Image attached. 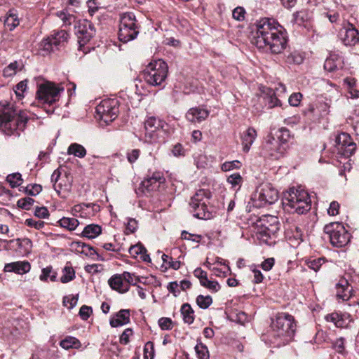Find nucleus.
Returning <instances> with one entry per match:
<instances>
[{"mask_svg":"<svg viewBox=\"0 0 359 359\" xmlns=\"http://www.w3.org/2000/svg\"><path fill=\"white\" fill-rule=\"evenodd\" d=\"M69 34L65 30L57 31L50 37H48L43 41V48L47 51H53L54 48L62 45L67 41Z\"/></svg>","mask_w":359,"mask_h":359,"instance_id":"18","label":"nucleus"},{"mask_svg":"<svg viewBox=\"0 0 359 359\" xmlns=\"http://www.w3.org/2000/svg\"><path fill=\"white\" fill-rule=\"evenodd\" d=\"M282 204L285 211L302 215L311 209V200L304 189L292 187L284 193Z\"/></svg>","mask_w":359,"mask_h":359,"instance_id":"4","label":"nucleus"},{"mask_svg":"<svg viewBox=\"0 0 359 359\" xmlns=\"http://www.w3.org/2000/svg\"><path fill=\"white\" fill-rule=\"evenodd\" d=\"M25 224L29 227H33L36 229H41L45 225V222L41 220H36L32 218L27 219Z\"/></svg>","mask_w":359,"mask_h":359,"instance_id":"54","label":"nucleus"},{"mask_svg":"<svg viewBox=\"0 0 359 359\" xmlns=\"http://www.w3.org/2000/svg\"><path fill=\"white\" fill-rule=\"evenodd\" d=\"M338 63V55H330L325 61L324 68L328 72H333L337 69Z\"/></svg>","mask_w":359,"mask_h":359,"instance_id":"37","label":"nucleus"},{"mask_svg":"<svg viewBox=\"0 0 359 359\" xmlns=\"http://www.w3.org/2000/svg\"><path fill=\"white\" fill-rule=\"evenodd\" d=\"M210 197L211 193L208 189H201L194 194L189 202L190 212L194 217L205 220L212 217V213L208 207Z\"/></svg>","mask_w":359,"mask_h":359,"instance_id":"5","label":"nucleus"},{"mask_svg":"<svg viewBox=\"0 0 359 359\" xmlns=\"http://www.w3.org/2000/svg\"><path fill=\"white\" fill-rule=\"evenodd\" d=\"M346 317H348V314L334 312L327 315L325 318L327 322L332 323L337 327H344L346 326Z\"/></svg>","mask_w":359,"mask_h":359,"instance_id":"28","label":"nucleus"},{"mask_svg":"<svg viewBox=\"0 0 359 359\" xmlns=\"http://www.w3.org/2000/svg\"><path fill=\"white\" fill-rule=\"evenodd\" d=\"M27 88V81L24 80L20 82H19L16 86L15 88V93L20 99H21L23 97V93L26 90Z\"/></svg>","mask_w":359,"mask_h":359,"instance_id":"60","label":"nucleus"},{"mask_svg":"<svg viewBox=\"0 0 359 359\" xmlns=\"http://www.w3.org/2000/svg\"><path fill=\"white\" fill-rule=\"evenodd\" d=\"M29 112L9 104L0 111V130L6 135H19L29 121Z\"/></svg>","mask_w":359,"mask_h":359,"instance_id":"3","label":"nucleus"},{"mask_svg":"<svg viewBox=\"0 0 359 359\" xmlns=\"http://www.w3.org/2000/svg\"><path fill=\"white\" fill-rule=\"evenodd\" d=\"M339 36L346 46H355L359 42L358 29L350 23L345 24L339 31Z\"/></svg>","mask_w":359,"mask_h":359,"instance_id":"17","label":"nucleus"},{"mask_svg":"<svg viewBox=\"0 0 359 359\" xmlns=\"http://www.w3.org/2000/svg\"><path fill=\"white\" fill-rule=\"evenodd\" d=\"M154 356V344L151 341L146 343L144 348V358L153 359Z\"/></svg>","mask_w":359,"mask_h":359,"instance_id":"51","label":"nucleus"},{"mask_svg":"<svg viewBox=\"0 0 359 359\" xmlns=\"http://www.w3.org/2000/svg\"><path fill=\"white\" fill-rule=\"evenodd\" d=\"M75 245H76L77 251L87 256H93L97 254L95 250L93 247L83 242L78 241L75 243Z\"/></svg>","mask_w":359,"mask_h":359,"instance_id":"38","label":"nucleus"},{"mask_svg":"<svg viewBox=\"0 0 359 359\" xmlns=\"http://www.w3.org/2000/svg\"><path fill=\"white\" fill-rule=\"evenodd\" d=\"M6 181L12 187H17L22 183L21 174L19 172L10 174L6 177Z\"/></svg>","mask_w":359,"mask_h":359,"instance_id":"45","label":"nucleus"},{"mask_svg":"<svg viewBox=\"0 0 359 359\" xmlns=\"http://www.w3.org/2000/svg\"><path fill=\"white\" fill-rule=\"evenodd\" d=\"M98 117L106 123L113 121L118 114V102L116 99H106L96 107Z\"/></svg>","mask_w":359,"mask_h":359,"instance_id":"13","label":"nucleus"},{"mask_svg":"<svg viewBox=\"0 0 359 359\" xmlns=\"http://www.w3.org/2000/svg\"><path fill=\"white\" fill-rule=\"evenodd\" d=\"M245 10L244 8L238 6L232 12L233 19L238 21H243L245 20Z\"/></svg>","mask_w":359,"mask_h":359,"instance_id":"56","label":"nucleus"},{"mask_svg":"<svg viewBox=\"0 0 359 359\" xmlns=\"http://www.w3.org/2000/svg\"><path fill=\"white\" fill-rule=\"evenodd\" d=\"M252 43L259 49L267 48L273 54H279L287 46V32L274 19L263 18L257 23Z\"/></svg>","mask_w":359,"mask_h":359,"instance_id":"1","label":"nucleus"},{"mask_svg":"<svg viewBox=\"0 0 359 359\" xmlns=\"http://www.w3.org/2000/svg\"><path fill=\"white\" fill-rule=\"evenodd\" d=\"M274 137L276 138L277 140H278L279 143H281V144L286 146V144L290 139V133L289 130H287V128H281L276 132V136Z\"/></svg>","mask_w":359,"mask_h":359,"instance_id":"40","label":"nucleus"},{"mask_svg":"<svg viewBox=\"0 0 359 359\" xmlns=\"http://www.w3.org/2000/svg\"><path fill=\"white\" fill-rule=\"evenodd\" d=\"M280 229V224L276 217L269 216L260 222V227L257 236L262 242L272 245L276 242V234Z\"/></svg>","mask_w":359,"mask_h":359,"instance_id":"9","label":"nucleus"},{"mask_svg":"<svg viewBox=\"0 0 359 359\" xmlns=\"http://www.w3.org/2000/svg\"><path fill=\"white\" fill-rule=\"evenodd\" d=\"M311 16L309 15V13L306 10H303L295 12L293 14L292 22L301 26L304 25L305 22H307L309 20Z\"/></svg>","mask_w":359,"mask_h":359,"instance_id":"32","label":"nucleus"},{"mask_svg":"<svg viewBox=\"0 0 359 359\" xmlns=\"http://www.w3.org/2000/svg\"><path fill=\"white\" fill-rule=\"evenodd\" d=\"M195 351L198 359H209V351L206 346L198 343L195 346Z\"/></svg>","mask_w":359,"mask_h":359,"instance_id":"44","label":"nucleus"},{"mask_svg":"<svg viewBox=\"0 0 359 359\" xmlns=\"http://www.w3.org/2000/svg\"><path fill=\"white\" fill-rule=\"evenodd\" d=\"M278 198L276 189L269 183L260 184L252 195V205L258 208L274 203Z\"/></svg>","mask_w":359,"mask_h":359,"instance_id":"10","label":"nucleus"},{"mask_svg":"<svg viewBox=\"0 0 359 359\" xmlns=\"http://www.w3.org/2000/svg\"><path fill=\"white\" fill-rule=\"evenodd\" d=\"M336 297L342 301H348L352 296L353 287L349 284L348 281L341 278L335 285Z\"/></svg>","mask_w":359,"mask_h":359,"instance_id":"20","label":"nucleus"},{"mask_svg":"<svg viewBox=\"0 0 359 359\" xmlns=\"http://www.w3.org/2000/svg\"><path fill=\"white\" fill-rule=\"evenodd\" d=\"M201 285L212 292H216L220 289L217 281L210 280L208 278Z\"/></svg>","mask_w":359,"mask_h":359,"instance_id":"50","label":"nucleus"},{"mask_svg":"<svg viewBox=\"0 0 359 359\" xmlns=\"http://www.w3.org/2000/svg\"><path fill=\"white\" fill-rule=\"evenodd\" d=\"M325 233L328 235L331 244L336 248L345 246L350 241V233L341 223L332 222L324 227Z\"/></svg>","mask_w":359,"mask_h":359,"instance_id":"11","label":"nucleus"},{"mask_svg":"<svg viewBox=\"0 0 359 359\" xmlns=\"http://www.w3.org/2000/svg\"><path fill=\"white\" fill-rule=\"evenodd\" d=\"M336 146L339 153L345 157L353 155L356 149V144L346 133H341L336 138Z\"/></svg>","mask_w":359,"mask_h":359,"instance_id":"16","label":"nucleus"},{"mask_svg":"<svg viewBox=\"0 0 359 359\" xmlns=\"http://www.w3.org/2000/svg\"><path fill=\"white\" fill-rule=\"evenodd\" d=\"M168 73V66L163 60L150 62L143 71L144 81L152 86H161Z\"/></svg>","mask_w":359,"mask_h":359,"instance_id":"6","label":"nucleus"},{"mask_svg":"<svg viewBox=\"0 0 359 359\" xmlns=\"http://www.w3.org/2000/svg\"><path fill=\"white\" fill-rule=\"evenodd\" d=\"M241 166V163L239 161L225 162L222 165V170L223 171H229L233 169L239 168Z\"/></svg>","mask_w":359,"mask_h":359,"instance_id":"58","label":"nucleus"},{"mask_svg":"<svg viewBox=\"0 0 359 359\" xmlns=\"http://www.w3.org/2000/svg\"><path fill=\"white\" fill-rule=\"evenodd\" d=\"M304 61L302 54L298 51H293L290 53L287 57V62L290 64H301Z\"/></svg>","mask_w":359,"mask_h":359,"instance_id":"46","label":"nucleus"},{"mask_svg":"<svg viewBox=\"0 0 359 359\" xmlns=\"http://www.w3.org/2000/svg\"><path fill=\"white\" fill-rule=\"evenodd\" d=\"M34 200L30 197H26L20 198L18 201V206L25 209L29 210L32 205L34 204Z\"/></svg>","mask_w":359,"mask_h":359,"instance_id":"52","label":"nucleus"},{"mask_svg":"<svg viewBox=\"0 0 359 359\" xmlns=\"http://www.w3.org/2000/svg\"><path fill=\"white\" fill-rule=\"evenodd\" d=\"M93 311L91 307L83 305L79 310V316L83 320H87L91 315Z\"/></svg>","mask_w":359,"mask_h":359,"instance_id":"64","label":"nucleus"},{"mask_svg":"<svg viewBox=\"0 0 359 359\" xmlns=\"http://www.w3.org/2000/svg\"><path fill=\"white\" fill-rule=\"evenodd\" d=\"M56 15L62 21L63 25H70L76 20L74 15H72L65 11L57 12Z\"/></svg>","mask_w":359,"mask_h":359,"instance_id":"42","label":"nucleus"},{"mask_svg":"<svg viewBox=\"0 0 359 359\" xmlns=\"http://www.w3.org/2000/svg\"><path fill=\"white\" fill-rule=\"evenodd\" d=\"M212 299L210 296H203L198 295L196 298V303L198 306L203 309H205L210 306L212 304Z\"/></svg>","mask_w":359,"mask_h":359,"instance_id":"48","label":"nucleus"},{"mask_svg":"<svg viewBox=\"0 0 359 359\" xmlns=\"http://www.w3.org/2000/svg\"><path fill=\"white\" fill-rule=\"evenodd\" d=\"M147 252L146 248L142 244H137L133 245L129 249V253L133 256L145 254Z\"/></svg>","mask_w":359,"mask_h":359,"instance_id":"55","label":"nucleus"},{"mask_svg":"<svg viewBox=\"0 0 359 359\" xmlns=\"http://www.w3.org/2000/svg\"><path fill=\"white\" fill-rule=\"evenodd\" d=\"M302 95L300 93H293L288 99L289 104L292 107H298L302 101Z\"/></svg>","mask_w":359,"mask_h":359,"instance_id":"59","label":"nucleus"},{"mask_svg":"<svg viewBox=\"0 0 359 359\" xmlns=\"http://www.w3.org/2000/svg\"><path fill=\"white\" fill-rule=\"evenodd\" d=\"M295 330L294 317L287 313H279L272 319L271 329L264 340L269 341L274 346H285L292 340Z\"/></svg>","mask_w":359,"mask_h":359,"instance_id":"2","label":"nucleus"},{"mask_svg":"<svg viewBox=\"0 0 359 359\" xmlns=\"http://www.w3.org/2000/svg\"><path fill=\"white\" fill-rule=\"evenodd\" d=\"M169 133V126L163 120L155 116L148 117L144 121V140L149 143L163 139Z\"/></svg>","mask_w":359,"mask_h":359,"instance_id":"7","label":"nucleus"},{"mask_svg":"<svg viewBox=\"0 0 359 359\" xmlns=\"http://www.w3.org/2000/svg\"><path fill=\"white\" fill-rule=\"evenodd\" d=\"M53 188L59 196L66 198L71 192L72 184L69 179L65 177L61 178L58 184H54Z\"/></svg>","mask_w":359,"mask_h":359,"instance_id":"27","label":"nucleus"},{"mask_svg":"<svg viewBox=\"0 0 359 359\" xmlns=\"http://www.w3.org/2000/svg\"><path fill=\"white\" fill-rule=\"evenodd\" d=\"M79 299V294H69L63 297L62 304L63 306L71 310L77 304Z\"/></svg>","mask_w":359,"mask_h":359,"instance_id":"43","label":"nucleus"},{"mask_svg":"<svg viewBox=\"0 0 359 359\" xmlns=\"http://www.w3.org/2000/svg\"><path fill=\"white\" fill-rule=\"evenodd\" d=\"M325 262V258L320 257L318 259H310L306 261V265L311 269H313L315 271H318L323 264Z\"/></svg>","mask_w":359,"mask_h":359,"instance_id":"47","label":"nucleus"},{"mask_svg":"<svg viewBox=\"0 0 359 359\" xmlns=\"http://www.w3.org/2000/svg\"><path fill=\"white\" fill-rule=\"evenodd\" d=\"M102 233V227L98 224L87 225L82 231V235L89 239L97 238Z\"/></svg>","mask_w":359,"mask_h":359,"instance_id":"30","label":"nucleus"},{"mask_svg":"<svg viewBox=\"0 0 359 359\" xmlns=\"http://www.w3.org/2000/svg\"><path fill=\"white\" fill-rule=\"evenodd\" d=\"M286 149V146L279 143L278 140L273 135H269L263 144L262 151L265 156L278 160L283 157Z\"/></svg>","mask_w":359,"mask_h":359,"instance_id":"14","label":"nucleus"},{"mask_svg":"<svg viewBox=\"0 0 359 359\" xmlns=\"http://www.w3.org/2000/svg\"><path fill=\"white\" fill-rule=\"evenodd\" d=\"M139 34V26L137 24L133 13H123L121 17L118 38L122 42L127 43L135 39Z\"/></svg>","mask_w":359,"mask_h":359,"instance_id":"8","label":"nucleus"},{"mask_svg":"<svg viewBox=\"0 0 359 359\" xmlns=\"http://www.w3.org/2000/svg\"><path fill=\"white\" fill-rule=\"evenodd\" d=\"M130 322V311L128 309H121L109 321L110 325L113 327H117L128 324Z\"/></svg>","mask_w":359,"mask_h":359,"instance_id":"24","label":"nucleus"},{"mask_svg":"<svg viewBox=\"0 0 359 359\" xmlns=\"http://www.w3.org/2000/svg\"><path fill=\"white\" fill-rule=\"evenodd\" d=\"M257 131L254 128L250 127L244 131L241 136L243 150L244 152H248L253 142L257 137Z\"/></svg>","mask_w":359,"mask_h":359,"instance_id":"23","label":"nucleus"},{"mask_svg":"<svg viewBox=\"0 0 359 359\" xmlns=\"http://www.w3.org/2000/svg\"><path fill=\"white\" fill-rule=\"evenodd\" d=\"M20 21L15 13L11 12L4 20V25L10 30H13L19 25Z\"/></svg>","mask_w":359,"mask_h":359,"instance_id":"39","label":"nucleus"},{"mask_svg":"<svg viewBox=\"0 0 359 359\" xmlns=\"http://www.w3.org/2000/svg\"><path fill=\"white\" fill-rule=\"evenodd\" d=\"M89 208L86 203H81L75 205L72 208V212L75 216L86 218L90 217V213L86 211Z\"/></svg>","mask_w":359,"mask_h":359,"instance_id":"35","label":"nucleus"},{"mask_svg":"<svg viewBox=\"0 0 359 359\" xmlns=\"http://www.w3.org/2000/svg\"><path fill=\"white\" fill-rule=\"evenodd\" d=\"M52 273V267L51 266H47L46 268H43L41 271V274L39 276V279L41 281H46L48 278H50L52 281H55L56 278V274Z\"/></svg>","mask_w":359,"mask_h":359,"instance_id":"49","label":"nucleus"},{"mask_svg":"<svg viewBox=\"0 0 359 359\" xmlns=\"http://www.w3.org/2000/svg\"><path fill=\"white\" fill-rule=\"evenodd\" d=\"M23 67L24 65L21 60L12 62L4 69L3 75L4 77H12L20 72Z\"/></svg>","mask_w":359,"mask_h":359,"instance_id":"29","label":"nucleus"},{"mask_svg":"<svg viewBox=\"0 0 359 359\" xmlns=\"http://www.w3.org/2000/svg\"><path fill=\"white\" fill-rule=\"evenodd\" d=\"M137 227L138 224L136 219L133 218L128 219L126 224V231H128L127 233H134L137 230Z\"/></svg>","mask_w":359,"mask_h":359,"instance_id":"63","label":"nucleus"},{"mask_svg":"<svg viewBox=\"0 0 359 359\" xmlns=\"http://www.w3.org/2000/svg\"><path fill=\"white\" fill-rule=\"evenodd\" d=\"M60 346L64 349L78 348L81 346L80 341L74 337H67L60 343Z\"/></svg>","mask_w":359,"mask_h":359,"instance_id":"36","label":"nucleus"},{"mask_svg":"<svg viewBox=\"0 0 359 359\" xmlns=\"http://www.w3.org/2000/svg\"><path fill=\"white\" fill-rule=\"evenodd\" d=\"M140 154V151L139 149H132L128 151L127 159L130 163H133L138 159Z\"/></svg>","mask_w":359,"mask_h":359,"instance_id":"62","label":"nucleus"},{"mask_svg":"<svg viewBox=\"0 0 359 359\" xmlns=\"http://www.w3.org/2000/svg\"><path fill=\"white\" fill-rule=\"evenodd\" d=\"M75 278V271L72 266H65L62 270V275L60 281L62 283H67Z\"/></svg>","mask_w":359,"mask_h":359,"instance_id":"41","label":"nucleus"},{"mask_svg":"<svg viewBox=\"0 0 359 359\" xmlns=\"http://www.w3.org/2000/svg\"><path fill=\"white\" fill-rule=\"evenodd\" d=\"M31 266L28 262H15L6 264L4 271L6 272H15L18 274H24L30 271Z\"/></svg>","mask_w":359,"mask_h":359,"instance_id":"25","label":"nucleus"},{"mask_svg":"<svg viewBox=\"0 0 359 359\" xmlns=\"http://www.w3.org/2000/svg\"><path fill=\"white\" fill-rule=\"evenodd\" d=\"M67 153L79 158H83L86 155V150L82 145L72 143L68 147Z\"/></svg>","mask_w":359,"mask_h":359,"instance_id":"34","label":"nucleus"},{"mask_svg":"<svg viewBox=\"0 0 359 359\" xmlns=\"http://www.w3.org/2000/svg\"><path fill=\"white\" fill-rule=\"evenodd\" d=\"M164 182L165 178L163 174L161 172H155L142 182L140 189L142 191L150 192L157 189Z\"/></svg>","mask_w":359,"mask_h":359,"instance_id":"19","label":"nucleus"},{"mask_svg":"<svg viewBox=\"0 0 359 359\" xmlns=\"http://www.w3.org/2000/svg\"><path fill=\"white\" fill-rule=\"evenodd\" d=\"M181 314L185 323L191 324L194 320V312L190 304L186 303L181 307Z\"/></svg>","mask_w":359,"mask_h":359,"instance_id":"31","label":"nucleus"},{"mask_svg":"<svg viewBox=\"0 0 359 359\" xmlns=\"http://www.w3.org/2000/svg\"><path fill=\"white\" fill-rule=\"evenodd\" d=\"M65 90L62 84L46 81L38 86L37 98L43 103L52 104L57 101L60 93Z\"/></svg>","mask_w":359,"mask_h":359,"instance_id":"12","label":"nucleus"},{"mask_svg":"<svg viewBox=\"0 0 359 359\" xmlns=\"http://www.w3.org/2000/svg\"><path fill=\"white\" fill-rule=\"evenodd\" d=\"M303 113L306 116H311L313 118H319L328 113V106L323 102L316 105L310 104Z\"/></svg>","mask_w":359,"mask_h":359,"instance_id":"22","label":"nucleus"},{"mask_svg":"<svg viewBox=\"0 0 359 359\" xmlns=\"http://www.w3.org/2000/svg\"><path fill=\"white\" fill-rule=\"evenodd\" d=\"M76 34L78 38L79 50L85 52L82 47L88 43L95 34V29L91 22L84 20L80 21L76 27Z\"/></svg>","mask_w":359,"mask_h":359,"instance_id":"15","label":"nucleus"},{"mask_svg":"<svg viewBox=\"0 0 359 359\" xmlns=\"http://www.w3.org/2000/svg\"><path fill=\"white\" fill-rule=\"evenodd\" d=\"M158 325L163 330H171L172 326V320L169 318H161L158 320Z\"/></svg>","mask_w":359,"mask_h":359,"instance_id":"61","label":"nucleus"},{"mask_svg":"<svg viewBox=\"0 0 359 359\" xmlns=\"http://www.w3.org/2000/svg\"><path fill=\"white\" fill-rule=\"evenodd\" d=\"M108 283L113 290L121 293L126 292L129 290L128 284L124 280L122 274L113 276L109 279Z\"/></svg>","mask_w":359,"mask_h":359,"instance_id":"26","label":"nucleus"},{"mask_svg":"<svg viewBox=\"0 0 359 359\" xmlns=\"http://www.w3.org/2000/svg\"><path fill=\"white\" fill-rule=\"evenodd\" d=\"M209 111L205 108L196 107L188 110L186 118L191 123H201L205 121L209 116Z\"/></svg>","mask_w":359,"mask_h":359,"instance_id":"21","label":"nucleus"},{"mask_svg":"<svg viewBox=\"0 0 359 359\" xmlns=\"http://www.w3.org/2000/svg\"><path fill=\"white\" fill-rule=\"evenodd\" d=\"M332 348L339 353L344 354L345 353L344 339L340 337L337 339L332 343Z\"/></svg>","mask_w":359,"mask_h":359,"instance_id":"53","label":"nucleus"},{"mask_svg":"<svg viewBox=\"0 0 359 359\" xmlns=\"http://www.w3.org/2000/svg\"><path fill=\"white\" fill-rule=\"evenodd\" d=\"M57 223L61 227L67 229L69 231L74 230L79 224L76 219L70 217H62Z\"/></svg>","mask_w":359,"mask_h":359,"instance_id":"33","label":"nucleus"},{"mask_svg":"<svg viewBox=\"0 0 359 359\" xmlns=\"http://www.w3.org/2000/svg\"><path fill=\"white\" fill-rule=\"evenodd\" d=\"M265 103L268 108H273L280 104V101L275 95L264 97Z\"/></svg>","mask_w":359,"mask_h":359,"instance_id":"57","label":"nucleus"}]
</instances>
